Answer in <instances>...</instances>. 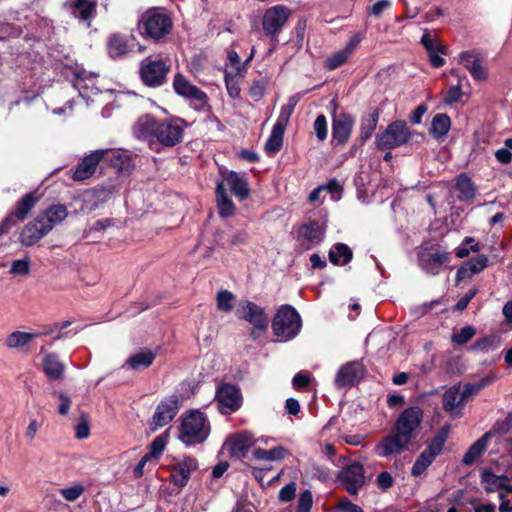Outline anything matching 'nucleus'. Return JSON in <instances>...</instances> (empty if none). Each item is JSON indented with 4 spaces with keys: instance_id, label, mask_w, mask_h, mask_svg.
<instances>
[{
    "instance_id": "33",
    "label": "nucleus",
    "mask_w": 512,
    "mask_h": 512,
    "mask_svg": "<svg viewBox=\"0 0 512 512\" xmlns=\"http://www.w3.org/2000/svg\"><path fill=\"white\" fill-rule=\"evenodd\" d=\"M358 42L357 39H351L343 49L333 53L325 60V67L328 70H334L343 65L351 56Z\"/></svg>"
},
{
    "instance_id": "61",
    "label": "nucleus",
    "mask_w": 512,
    "mask_h": 512,
    "mask_svg": "<svg viewBox=\"0 0 512 512\" xmlns=\"http://www.w3.org/2000/svg\"><path fill=\"white\" fill-rule=\"evenodd\" d=\"M314 131L320 141L327 138V120L324 115H318L314 121Z\"/></svg>"
},
{
    "instance_id": "43",
    "label": "nucleus",
    "mask_w": 512,
    "mask_h": 512,
    "mask_svg": "<svg viewBox=\"0 0 512 512\" xmlns=\"http://www.w3.org/2000/svg\"><path fill=\"white\" fill-rule=\"evenodd\" d=\"M31 259L28 255L23 256L22 258L15 259L11 262L9 273L15 277H23L26 278L31 273Z\"/></svg>"
},
{
    "instance_id": "47",
    "label": "nucleus",
    "mask_w": 512,
    "mask_h": 512,
    "mask_svg": "<svg viewBox=\"0 0 512 512\" xmlns=\"http://www.w3.org/2000/svg\"><path fill=\"white\" fill-rule=\"evenodd\" d=\"M255 53V49L252 48L251 53L249 57L246 59V61L241 64L240 63V57L235 51L228 52V61L230 63L231 68L233 71H231L234 74L239 75V77H244L246 73V66L247 64L252 60Z\"/></svg>"
},
{
    "instance_id": "31",
    "label": "nucleus",
    "mask_w": 512,
    "mask_h": 512,
    "mask_svg": "<svg viewBox=\"0 0 512 512\" xmlns=\"http://www.w3.org/2000/svg\"><path fill=\"white\" fill-rule=\"evenodd\" d=\"M510 478L506 475H496L490 470H483L481 474V484L485 491L495 492L498 490H506Z\"/></svg>"
},
{
    "instance_id": "58",
    "label": "nucleus",
    "mask_w": 512,
    "mask_h": 512,
    "mask_svg": "<svg viewBox=\"0 0 512 512\" xmlns=\"http://www.w3.org/2000/svg\"><path fill=\"white\" fill-rule=\"evenodd\" d=\"M267 88V83L264 80H256L250 86L249 95L254 101H259L263 98Z\"/></svg>"
},
{
    "instance_id": "59",
    "label": "nucleus",
    "mask_w": 512,
    "mask_h": 512,
    "mask_svg": "<svg viewBox=\"0 0 512 512\" xmlns=\"http://www.w3.org/2000/svg\"><path fill=\"white\" fill-rule=\"evenodd\" d=\"M313 504V496L310 490L301 492L298 499L297 512H310Z\"/></svg>"
},
{
    "instance_id": "2",
    "label": "nucleus",
    "mask_w": 512,
    "mask_h": 512,
    "mask_svg": "<svg viewBox=\"0 0 512 512\" xmlns=\"http://www.w3.org/2000/svg\"><path fill=\"white\" fill-rule=\"evenodd\" d=\"M185 126V121L178 117L157 120L151 115H143L133 125V134L141 140L173 147L182 141Z\"/></svg>"
},
{
    "instance_id": "9",
    "label": "nucleus",
    "mask_w": 512,
    "mask_h": 512,
    "mask_svg": "<svg viewBox=\"0 0 512 512\" xmlns=\"http://www.w3.org/2000/svg\"><path fill=\"white\" fill-rule=\"evenodd\" d=\"M337 478L349 494L356 495L366 483L364 466L359 462L349 463L339 471Z\"/></svg>"
},
{
    "instance_id": "20",
    "label": "nucleus",
    "mask_w": 512,
    "mask_h": 512,
    "mask_svg": "<svg viewBox=\"0 0 512 512\" xmlns=\"http://www.w3.org/2000/svg\"><path fill=\"white\" fill-rule=\"evenodd\" d=\"M74 75L75 79L73 86L79 91L80 96L89 98L91 95H95L100 92V89L96 84V74L80 69L75 71Z\"/></svg>"
},
{
    "instance_id": "32",
    "label": "nucleus",
    "mask_w": 512,
    "mask_h": 512,
    "mask_svg": "<svg viewBox=\"0 0 512 512\" xmlns=\"http://www.w3.org/2000/svg\"><path fill=\"white\" fill-rule=\"evenodd\" d=\"M42 365L49 379L59 380L63 377L66 367L56 354L47 353L43 358Z\"/></svg>"
},
{
    "instance_id": "63",
    "label": "nucleus",
    "mask_w": 512,
    "mask_h": 512,
    "mask_svg": "<svg viewBox=\"0 0 512 512\" xmlns=\"http://www.w3.org/2000/svg\"><path fill=\"white\" fill-rule=\"evenodd\" d=\"M295 494H296V483L290 482L281 488V490L279 492V500L282 502H289L295 497Z\"/></svg>"
},
{
    "instance_id": "35",
    "label": "nucleus",
    "mask_w": 512,
    "mask_h": 512,
    "mask_svg": "<svg viewBox=\"0 0 512 512\" xmlns=\"http://www.w3.org/2000/svg\"><path fill=\"white\" fill-rule=\"evenodd\" d=\"M288 455V451L283 446H275L271 449L255 448L253 451L254 459L258 461L274 462L281 461Z\"/></svg>"
},
{
    "instance_id": "40",
    "label": "nucleus",
    "mask_w": 512,
    "mask_h": 512,
    "mask_svg": "<svg viewBox=\"0 0 512 512\" xmlns=\"http://www.w3.org/2000/svg\"><path fill=\"white\" fill-rule=\"evenodd\" d=\"M38 335L22 331H14L6 337L5 344L10 349H21L27 346Z\"/></svg>"
},
{
    "instance_id": "23",
    "label": "nucleus",
    "mask_w": 512,
    "mask_h": 512,
    "mask_svg": "<svg viewBox=\"0 0 512 512\" xmlns=\"http://www.w3.org/2000/svg\"><path fill=\"white\" fill-rule=\"evenodd\" d=\"M155 358V352L147 348H142L131 354L122 365V368H128L133 371H142L151 366Z\"/></svg>"
},
{
    "instance_id": "12",
    "label": "nucleus",
    "mask_w": 512,
    "mask_h": 512,
    "mask_svg": "<svg viewBox=\"0 0 512 512\" xmlns=\"http://www.w3.org/2000/svg\"><path fill=\"white\" fill-rule=\"evenodd\" d=\"M168 71L169 66L160 59L146 58L141 63V78L150 87L161 86L165 82Z\"/></svg>"
},
{
    "instance_id": "3",
    "label": "nucleus",
    "mask_w": 512,
    "mask_h": 512,
    "mask_svg": "<svg viewBox=\"0 0 512 512\" xmlns=\"http://www.w3.org/2000/svg\"><path fill=\"white\" fill-rule=\"evenodd\" d=\"M210 433V423L204 413L193 410L181 418L180 440L186 445L204 442Z\"/></svg>"
},
{
    "instance_id": "19",
    "label": "nucleus",
    "mask_w": 512,
    "mask_h": 512,
    "mask_svg": "<svg viewBox=\"0 0 512 512\" xmlns=\"http://www.w3.org/2000/svg\"><path fill=\"white\" fill-rule=\"evenodd\" d=\"M105 151L95 150L85 156L72 172L71 177L75 181H84L90 178L96 171V167L103 160Z\"/></svg>"
},
{
    "instance_id": "28",
    "label": "nucleus",
    "mask_w": 512,
    "mask_h": 512,
    "mask_svg": "<svg viewBox=\"0 0 512 512\" xmlns=\"http://www.w3.org/2000/svg\"><path fill=\"white\" fill-rule=\"evenodd\" d=\"M323 236L321 226H302L298 232V242L302 250H309L320 243Z\"/></svg>"
},
{
    "instance_id": "41",
    "label": "nucleus",
    "mask_w": 512,
    "mask_h": 512,
    "mask_svg": "<svg viewBox=\"0 0 512 512\" xmlns=\"http://www.w3.org/2000/svg\"><path fill=\"white\" fill-rule=\"evenodd\" d=\"M351 249L343 243L334 245L329 252V259L333 264L344 265L352 259Z\"/></svg>"
},
{
    "instance_id": "22",
    "label": "nucleus",
    "mask_w": 512,
    "mask_h": 512,
    "mask_svg": "<svg viewBox=\"0 0 512 512\" xmlns=\"http://www.w3.org/2000/svg\"><path fill=\"white\" fill-rule=\"evenodd\" d=\"M353 126L354 119L350 115L342 113L336 116L333 119L332 126L333 139L339 144L347 142L351 135Z\"/></svg>"
},
{
    "instance_id": "38",
    "label": "nucleus",
    "mask_w": 512,
    "mask_h": 512,
    "mask_svg": "<svg viewBox=\"0 0 512 512\" xmlns=\"http://www.w3.org/2000/svg\"><path fill=\"white\" fill-rule=\"evenodd\" d=\"M99 151H105L103 160L110 161L119 170L128 169L131 165V158L125 151L116 149H100Z\"/></svg>"
},
{
    "instance_id": "51",
    "label": "nucleus",
    "mask_w": 512,
    "mask_h": 512,
    "mask_svg": "<svg viewBox=\"0 0 512 512\" xmlns=\"http://www.w3.org/2000/svg\"><path fill=\"white\" fill-rule=\"evenodd\" d=\"M235 296L228 290L218 292L216 297L217 309L229 313L233 310Z\"/></svg>"
},
{
    "instance_id": "30",
    "label": "nucleus",
    "mask_w": 512,
    "mask_h": 512,
    "mask_svg": "<svg viewBox=\"0 0 512 512\" xmlns=\"http://www.w3.org/2000/svg\"><path fill=\"white\" fill-rule=\"evenodd\" d=\"M465 404L460 393V386H452L443 395V407L452 415L460 414Z\"/></svg>"
},
{
    "instance_id": "56",
    "label": "nucleus",
    "mask_w": 512,
    "mask_h": 512,
    "mask_svg": "<svg viewBox=\"0 0 512 512\" xmlns=\"http://www.w3.org/2000/svg\"><path fill=\"white\" fill-rule=\"evenodd\" d=\"M476 331L472 326H465L459 332L454 333L452 342L458 345H463L473 338Z\"/></svg>"
},
{
    "instance_id": "42",
    "label": "nucleus",
    "mask_w": 512,
    "mask_h": 512,
    "mask_svg": "<svg viewBox=\"0 0 512 512\" xmlns=\"http://www.w3.org/2000/svg\"><path fill=\"white\" fill-rule=\"evenodd\" d=\"M284 132V128L273 125L271 134L265 144V151L267 154L274 155L279 151L283 143Z\"/></svg>"
},
{
    "instance_id": "46",
    "label": "nucleus",
    "mask_w": 512,
    "mask_h": 512,
    "mask_svg": "<svg viewBox=\"0 0 512 512\" xmlns=\"http://www.w3.org/2000/svg\"><path fill=\"white\" fill-rule=\"evenodd\" d=\"M128 51L127 42L120 35H112L108 42V53L112 58H118Z\"/></svg>"
},
{
    "instance_id": "57",
    "label": "nucleus",
    "mask_w": 512,
    "mask_h": 512,
    "mask_svg": "<svg viewBox=\"0 0 512 512\" xmlns=\"http://www.w3.org/2000/svg\"><path fill=\"white\" fill-rule=\"evenodd\" d=\"M167 444V439L164 436H158L156 437L151 445H150V451L147 453L150 455L151 458H159L160 455L163 453L165 447Z\"/></svg>"
},
{
    "instance_id": "62",
    "label": "nucleus",
    "mask_w": 512,
    "mask_h": 512,
    "mask_svg": "<svg viewBox=\"0 0 512 512\" xmlns=\"http://www.w3.org/2000/svg\"><path fill=\"white\" fill-rule=\"evenodd\" d=\"M394 483V480H393V477L392 475L387 472V471H383L381 472L380 474H378V476L376 477V485L379 489L383 490V491H386L388 490L389 488L392 487Z\"/></svg>"
},
{
    "instance_id": "10",
    "label": "nucleus",
    "mask_w": 512,
    "mask_h": 512,
    "mask_svg": "<svg viewBox=\"0 0 512 512\" xmlns=\"http://www.w3.org/2000/svg\"><path fill=\"white\" fill-rule=\"evenodd\" d=\"M215 401L222 414L233 413L242 405L241 391L235 385L222 384L216 390Z\"/></svg>"
},
{
    "instance_id": "45",
    "label": "nucleus",
    "mask_w": 512,
    "mask_h": 512,
    "mask_svg": "<svg viewBox=\"0 0 512 512\" xmlns=\"http://www.w3.org/2000/svg\"><path fill=\"white\" fill-rule=\"evenodd\" d=\"M67 215V209L62 204L52 205L43 213V217L47 221V224L61 223L63 220H65Z\"/></svg>"
},
{
    "instance_id": "49",
    "label": "nucleus",
    "mask_w": 512,
    "mask_h": 512,
    "mask_svg": "<svg viewBox=\"0 0 512 512\" xmlns=\"http://www.w3.org/2000/svg\"><path fill=\"white\" fill-rule=\"evenodd\" d=\"M379 115L376 112L363 117L360 127V135L363 140L369 139L375 131L378 123Z\"/></svg>"
},
{
    "instance_id": "48",
    "label": "nucleus",
    "mask_w": 512,
    "mask_h": 512,
    "mask_svg": "<svg viewBox=\"0 0 512 512\" xmlns=\"http://www.w3.org/2000/svg\"><path fill=\"white\" fill-rule=\"evenodd\" d=\"M451 121L446 114H437L432 121L431 133L435 137L446 135L450 129Z\"/></svg>"
},
{
    "instance_id": "16",
    "label": "nucleus",
    "mask_w": 512,
    "mask_h": 512,
    "mask_svg": "<svg viewBox=\"0 0 512 512\" xmlns=\"http://www.w3.org/2000/svg\"><path fill=\"white\" fill-rule=\"evenodd\" d=\"M253 445V437L247 431L230 435L224 442V448L232 457L241 459L246 456L249 448Z\"/></svg>"
},
{
    "instance_id": "29",
    "label": "nucleus",
    "mask_w": 512,
    "mask_h": 512,
    "mask_svg": "<svg viewBox=\"0 0 512 512\" xmlns=\"http://www.w3.org/2000/svg\"><path fill=\"white\" fill-rule=\"evenodd\" d=\"M53 226H22L19 231V241L24 246H32L46 236Z\"/></svg>"
},
{
    "instance_id": "4",
    "label": "nucleus",
    "mask_w": 512,
    "mask_h": 512,
    "mask_svg": "<svg viewBox=\"0 0 512 512\" xmlns=\"http://www.w3.org/2000/svg\"><path fill=\"white\" fill-rule=\"evenodd\" d=\"M302 319L296 309L290 305H282L272 321V330L280 342L294 339L301 331Z\"/></svg>"
},
{
    "instance_id": "8",
    "label": "nucleus",
    "mask_w": 512,
    "mask_h": 512,
    "mask_svg": "<svg viewBox=\"0 0 512 512\" xmlns=\"http://www.w3.org/2000/svg\"><path fill=\"white\" fill-rule=\"evenodd\" d=\"M411 137L410 129L403 120H396L390 123L386 129L377 135L375 143L378 149L391 150L405 145Z\"/></svg>"
},
{
    "instance_id": "25",
    "label": "nucleus",
    "mask_w": 512,
    "mask_h": 512,
    "mask_svg": "<svg viewBox=\"0 0 512 512\" xmlns=\"http://www.w3.org/2000/svg\"><path fill=\"white\" fill-rule=\"evenodd\" d=\"M38 201L35 193H28L24 195L16 204L12 213L5 219L2 224H9L11 221L22 222L26 219L31 209Z\"/></svg>"
},
{
    "instance_id": "55",
    "label": "nucleus",
    "mask_w": 512,
    "mask_h": 512,
    "mask_svg": "<svg viewBox=\"0 0 512 512\" xmlns=\"http://www.w3.org/2000/svg\"><path fill=\"white\" fill-rule=\"evenodd\" d=\"M84 486L77 483L73 486L62 488L59 490L61 496L67 501H75L84 493Z\"/></svg>"
},
{
    "instance_id": "60",
    "label": "nucleus",
    "mask_w": 512,
    "mask_h": 512,
    "mask_svg": "<svg viewBox=\"0 0 512 512\" xmlns=\"http://www.w3.org/2000/svg\"><path fill=\"white\" fill-rule=\"evenodd\" d=\"M90 435V425L86 415L82 414L79 422L75 426V436L77 439H86Z\"/></svg>"
},
{
    "instance_id": "50",
    "label": "nucleus",
    "mask_w": 512,
    "mask_h": 512,
    "mask_svg": "<svg viewBox=\"0 0 512 512\" xmlns=\"http://www.w3.org/2000/svg\"><path fill=\"white\" fill-rule=\"evenodd\" d=\"M224 78H225L226 89H227L229 96L231 98H235V99L238 98L241 93L239 83L243 77H239V75H237V74H234L230 71H226Z\"/></svg>"
},
{
    "instance_id": "34",
    "label": "nucleus",
    "mask_w": 512,
    "mask_h": 512,
    "mask_svg": "<svg viewBox=\"0 0 512 512\" xmlns=\"http://www.w3.org/2000/svg\"><path fill=\"white\" fill-rule=\"evenodd\" d=\"M490 437L491 434L487 432L474 442L464 454L462 463L466 466L472 465L487 449Z\"/></svg>"
},
{
    "instance_id": "53",
    "label": "nucleus",
    "mask_w": 512,
    "mask_h": 512,
    "mask_svg": "<svg viewBox=\"0 0 512 512\" xmlns=\"http://www.w3.org/2000/svg\"><path fill=\"white\" fill-rule=\"evenodd\" d=\"M479 250L478 243L471 237H466L464 241L455 249V255L463 259L467 257L470 252H477Z\"/></svg>"
},
{
    "instance_id": "36",
    "label": "nucleus",
    "mask_w": 512,
    "mask_h": 512,
    "mask_svg": "<svg viewBox=\"0 0 512 512\" xmlns=\"http://www.w3.org/2000/svg\"><path fill=\"white\" fill-rule=\"evenodd\" d=\"M72 14L81 21H89L95 13V3L89 0H73L70 3Z\"/></svg>"
},
{
    "instance_id": "17",
    "label": "nucleus",
    "mask_w": 512,
    "mask_h": 512,
    "mask_svg": "<svg viewBox=\"0 0 512 512\" xmlns=\"http://www.w3.org/2000/svg\"><path fill=\"white\" fill-rule=\"evenodd\" d=\"M364 375L363 365L357 361L343 365L335 377V385L338 388L353 386L360 381Z\"/></svg>"
},
{
    "instance_id": "26",
    "label": "nucleus",
    "mask_w": 512,
    "mask_h": 512,
    "mask_svg": "<svg viewBox=\"0 0 512 512\" xmlns=\"http://www.w3.org/2000/svg\"><path fill=\"white\" fill-rule=\"evenodd\" d=\"M224 187L227 186L231 189L233 194L239 200H245L249 196V188L248 183L244 175H241L237 172L230 171L228 172L223 181Z\"/></svg>"
},
{
    "instance_id": "44",
    "label": "nucleus",
    "mask_w": 512,
    "mask_h": 512,
    "mask_svg": "<svg viewBox=\"0 0 512 512\" xmlns=\"http://www.w3.org/2000/svg\"><path fill=\"white\" fill-rule=\"evenodd\" d=\"M298 101H299V97L297 95H293V96L289 97L287 103L281 107L279 116L274 125L286 129V126L289 122V119H290Z\"/></svg>"
},
{
    "instance_id": "24",
    "label": "nucleus",
    "mask_w": 512,
    "mask_h": 512,
    "mask_svg": "<svg viewBox=\"0 0 512 512\" xmlns=\"http://www.w3.org/2000/svg\"><path fill=\"white\" fill-rule=\"evenodd\" d=\"M460 63L470 72L475 80H484L487 76L486 68L481 57L473 52H462L459 55Z\"/></svg>"
},
{
    "instance_id": "54",
    "label": "nucleus",
    "mask_w": 512,
    "mask_h": 512,
    "mask_svg": "<svg viewBox=\"0 0 512 512\" xmlns=\"http://www.w3.org/2000/svg\"><path fill=\"white\" fill-rule=\"evenodd\" d=\"M490 383V380H481L478 383H468L460 388V393L462 398L466 402L471 396L477 394L482 388L487 386Z\"/></svg>"
},
{
    "instance_id": "11",
    "label": "nucleus",
    "mask_w": 512,
    "mask_h": 512,
    "mask_svg": "<svg viewBox=\"0 0 512 512\" xmlns=\"http://www.w3.org/2000/svg\"><path fill=\"white\" fill-rule=\"evenodd\" d=\"M291 15L284 5H275L266 10L262 18L263 31L267 36H277Z\"/></svg>"
},
{
    "instance_id": "15",
    "label": "nucleus",
    "mask_w": 512,
    "mask_h": 512,
    "mask_svg": "<svg viewBox=\"0 0 512 512\" xmlns=\"http://www.w3.org/2000/svg\"><path fill=\"white\" fill-rule=\"evenodd\" d=\"M198 469V462L193 457H185L171 465L170 481L177 487L187 485L191 473Z\"/></svg>"
},
{
    "instance_id": "37",
    "label": "nucleus",
    "mask_w": 512,
    "mask_h": 512,
    "mask_svg": "<svg viewBox=\"0 0 512 512\" xmlns=\"http://www.w3.org/2000/svg\"><path fill=\"white\" fill-rule=\"evenodd\" d=\"M216 200L219 214L222 218H227L234 214L235 207L229 198L223 183H218L216 187Z\"/></svg>"
},
{
    "instance_id": "27",
    "label": "nucleus",
    "mask_w": 512,
    "mask_h": 512,
    "mask_svg": "<svg viewBox=\"0 0 512 512\" xmlns=\"http://www.w3.org/2000/svg\"><path fill=\"white\" fill-rule=\"evenodd\" d=\"M488 265V259L484 255H477L471 260L463 264L457 271L456 280L460 282L464 279L472 278L474 275L479 274Z\"/></svg>"
},
{
    "instance_id": "7",
    "label": "nucleus",
    "mask_w": 512,
    "mask_h": 512,
    "mask_svg": "<svg viewBox=\"0 0 512 512\" xmlns=\"http://www.w3.org/2000/svg\"><path fill=\"white\" fill-rule=\"evenodd\" d=\"M171 28V18L167 14L157 11H148L138 23L140 34L153 40L163 38L170 32Z\"/></svg>"
},
{
    "instance_id": "14",
    "label": "nucleus",
    "mask_w": 512,
    "mask_h": 512,
    "mask_svg": "<svg viewBox=\"0 0 512 512\" xmlns=\"http://www.w3.org/2000/svg\"><path fill=\"white\" fill-rule=\"evenodd\" d=\"M450 254L446 251L423 249L419 253V265L430 275H438L450 263Z\"/></svg>"
},
{
    "instance_id": "64",
    "label": "nucleus",
    "mask_w": 512,
    "mask_h": 512,
    "mask_svg": "<svg viewBox=\"0 0 512 512\" xmlns=\"http://www.w3.org/2000/svg\"><path fill=\"white\" fill-rule=\"evenodd\" d=\"M497 345L496 337H484L475 342L474 348L481 351L488 352Z\"/></svg>"
},
{
    "instance_id": "39",
    "label": "nucleus",
    "mask_w": 512,
    "mask_h": 512,
    "mask_svg": "<svg viewBox=\"0 0 512 512\" xmlns=\"http://www.w3.org/2000/svg\"><path fill=\"white\" fill-rule=\"evenodd\" d=\"M456 189L459 193L458 198L461 201L468 202V201L473 200L476 196V188H475L472 180L464 174L460 175L457 178Z\"/></svg>"
},
{
    "instance_id": "21",
    "label": "nucleus",
    "mask_w": 512,
    "mask_h": 512,
    "mask_svg": "<svg viewBox=\"0 0 512 512\" xmlns=\"http://www.w3.org/2000/svg\"><path fill=\"white\" fill-rule=\"evenodd\" d=\"M343 187L336 179L329 180L326 184L319 185L309 194V201L312 203L323 202L327 197L337 202L341 199Z\"/></svg>"
},
{
    "instance_id": "1",
    "label": "nucleus",
    "mask_w": 512,
    "mask_h": 512,
    "mask_svg": "<svg viewBox=\"0 0 512 512\" xmlns=\"http://www.w3.org/2000/svg\"><path fill=\"white\" fill-rule=\"evenodd\" d=\"M422 410L419 407L405 409L398 417L391 432L375 446L379 457L390 458L405 451L422 422Z\"/></svg>"
},
{
    "instance_id": "5",
    "label": "nucleus",
    "mask_w": 512,
    "mask_h": 512,
    "mask_svg": "<svg viewBox=\"0 0 512 512\" xmlns=\"http://www.w3.org/2000/svg\"><path fill=\"white\" fill-rule=\"evenodd\" d=\"M449 432L450 426L444 425L431 439L426 449L418 456L412 466L411 474L413 476L417 477L424 473L434 459L441 453L448 439Z\"/></svg>"
},
{
    "instance_id": "6",
    "label": "nucleus",
    "mask_w": 512,
    "mask_h": 512,
    "mask_svg": "<svg viewBox=\"0 0 512 512\" xmlns=\"http://www.w3.org/2000/svg\"><path fill=\"white\" fill-rule=\"evenodd\" d=\"M173 89L178 96L189 101L194 110L202 112L209 108L207 93L192 84L183 74H175Z\"/></svg>"
},
{
    "instance_id": "52",
    "label": "nucleus",
    "mask_w": 512,
    "mask_h": 512,
    "mask_svg": "<svg viewBox=\"0 0 512 512\" xmlns=\"http://www.w3.org/2000/svg\"><path fill=\"white\" fill-rule=\"evenodd\" d=\"M107 226H85L82 232V239L88 243L99 242L106 233Z\"/></svg>"
},
{
    "instance_id": "18",
    "label": "nucleus",
    "mask_w": 512,
    "mask_h": 512,
    "mask_svg": "<svg viewBox=\"0 0 512 512\" xmlns=\"http://www.w3.org/2000/svg\"><path fill=\"white\" fill-rule=\"evenodd\" d=\"M178 396L173 395L163 400L153 415V422L156 427H163L169 424L176 416L179 410Z\"/></svg>"
},
{
    "instance_id": "13",
    "label": "nucleus",
    "mask_w": 512,
    "mask_h": 512,
    "mask_svg": "<svg viewBox=\"0 0 512 512\" xmlns=\"http://www.w3.org/2000/svg\"><path fill=\"white\" fill-rule=\"evenodd\" d=\"M238 318L250 323L254 330L264 331L268 326V319L264 309L249 300H241L236 309Z\"/></svg>"
}]
</instances>
